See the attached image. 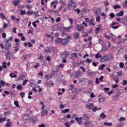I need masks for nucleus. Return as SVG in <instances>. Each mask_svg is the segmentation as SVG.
I'll use <instances>...</instances> for the list:
<instances>
[{"mask_svg":"<svg viewBox=\"0 0 127 127\" xmlns=\"http://www.w3.org/2000/svg\"><path fill=\"white\" fill-rule=\"evenodd\" d=\"M119 121L120 122V123L122 122H124L126 121V118L125 117L121 118L120 119H119Z\"/></svg>","mask_w":127,"mask_h":127,"instance_id":"ea45409f","label":"nucleus"},{"mask_svg":"<svg viewBox=\"0 0 127 127\" xmlns=\"http://www.w3.org/2000/svg\"><path fill=\"white\" fill-rule=\"evenodd\" d=\"M27 82H28V80L27 79H25V80L23 81V82L22 83V85L23 86H25V85H26V83H27Z\"/></svg>","mask_w":127,"mask_h":127,"instance_id":"8fccbe9b","label":"nucleus"},{"mask_svg":"<svg viewBox=\"0 0 127 127\" xmlns=\"http://www.w3.org/2000/svg\"><path fill=\"white\" fill-rule=\"evenodd\" d=\"M29 55V54L24 55L23 56V57L25 60H26V59H27V56H28Z\"/></svg>","mask_w":127,"mask_h":127,"instance_id":"338daca9","label":"nucleus"},{"mask_svg":"<svg viewBox=\"0 0 127 127\" xmlns=\"http://www.w3.org/2000/svg\"><path fill=\"white\" fill-rule=\"evenodd\" d=\"M89 24L90 25H96V23H95V21H94V19H91L90 20Z\"/></svg>","mask_w":127,"mask_h":127,"instance_id":"6ab92c4d","label":"nucleus"},{"mask_svg":"<svg viewBox=\"0 0 127 127\" xmlns=\"http://www.w3.org/2000/svg\"><path fill=\"white\" fill-rule=\"evenodd\" d=\"M100 117L101 118V119L105 120V119H106V118L107 117V116L105 114V113H102L100 114Z\"/></svg>","mask_w":127,"mask_h":127,"instance_id":"2eb2a0df","label":"nucleus"},{"mask_svg":"<svg viewBox=\"0 0 127 127\" xmlns=\"http://www.w3.org/2000/svg\"><path fill=\"white\" fill-rule=\"evenodd\" d=\"M90 98L93 99V98H96V95L94 94V93H92L90 94Z\"/></svg>","mask_w":127,"mask_h":127,"instance_id":"5fc2aeb1","label":"nucleus"},{"mask_svg":"<svg viewBox=\"0 0 127 127\" xmlns=\"http://www.w3.org/2000/svg\"><path fill=\"white\" fill-rule=\"evenodd\" d=\"M32 91H34V92H35V93H37L38 92V90L37 89H36V87H33Z\"/></svg>","mask_w":127,"mask_h":127,"instance_id":"864d4df0","label":"nucleus"},{"mask_svg":"<svg viewBox=\"0 0 127 127\" xmlns=\"http://www.w3.org/2000/svg\"><path fill=\"white\" fill-rule=\"evenodd\" d=\"M14 41H15V43H16V44H18V45H19V43H17V42H20V40H19L18 39H15Z\"/></svg>","mask_w":127,"mask_h":127,"instance_id":"79ce46f5","label":"nucleus"},{"mask_svg":"<svg viewBox=\"0 0 127 127\" xmlns=\"http://www.w3.org/2000/svg\"><path fill=\"white\" fill-rule=\"evenodd\" d=\"M95 83L96 84H99L100 81H99V78L97 77L96 78Z\"/></svg>","mask_w":127,"mask_h":127,"instance_id":"774afa93","label":"nucleus"},{"mask_svg":"<svg viewBox=\"0 0 127 127\" xmlns=\"http://www.w3.org/2000/svg\"><path fill=\"white\" fill-rule=\"evenodd\" d=\"M80 76H82V73H80V71H77L76 72V74H75V77H76V78H78V77H80Z\"/></svg>","mask_w":127,"mask_h":127,"instance_id":"aec40b11","label":"nucleus"},{"mask_svg":"<svg viewBox=\"0 0 127 127\" xmlns=\"http://www.w3.org/2000/svg\"><path fill=\"white\" fill-rule=\"evenodd\" d=\"M0 16L2 19H5L6 20V17L4 16V14L2 13H0Z\"/></svg>","mask_w":127,"mask_h":127,"instance_id":"a878e982","label":"nucleus"},{"mask_svg":"<svg viewBox=\"0 0 127 127\" xmlns=\"http://www.w3.org/2000/svg\"><path fill=\"white\" fill-rule=\"evenodd\" d=\"M76 6H77V5L76 4L75 2L72 0H70L68 3L69 9H70V8L72 7H73V9H75V8H76Z\"/></svg>","mask_w":127,"mask_h":127,"instance_id":"f257e3e1","label":"nucleus"},{"mask_svg":"<svg viewBox=\"0 0 127 127\" xmlns=\"http://www.w3.org/2000/svg\"><path fill=\"white\" fill-rule=\"evenodd\" d=\"M16 88L17 90H20L21 91V90H22V85L21 84L18 85L17 86Z\"/></svg>","mask_w":127,"mask_h":127,"instance_id":"7c9ffc66","label":"nucleus"},{"mask_svg":"<svg viewBox=\"0 0 127 127\" xmlns=\"http://www.w3.org/2000/svg\"><path fill=\"white\" fill-rule=\"evenodd\" d=\"M117 16L120 17V16H123L124 15V11H121L120 12L116 14Z\"/></svg>","mask_w":127,"mask_h":127,"instance_id":"412c9836","label":"nucleus"},{"mask_svg":"<svg viewBox=\"0 0 127 127\" xmlns=\"http://www.w3.org/2000/svg\"><path fill=\"white\" fill-rule=\"evenodd\" d=\"M20 13L22 15L25 13V10H21Z\"/></svg>","mask_w":127,"mask_h":127,"instance_id":"680f3d73","label":"nucleus"},{"mask_svg":"<svg viewBox=\"0 0 127 127\" xmlns=\"http://www.w3.org/2000/svg\"><path fill=\"white\" fill-rule=\"evenodd\" d=\"M6 59L8 60H10V57H11V54H10V52H8L7 54L5 55Z\"/></svg>","mask_w":127,"mask_h":127,"instance_id":"9d476101","label":"nucleus"},{"mask_svg":"<svg viewBox=\"0 0 127 127\" xmlns=\"http://www.w3.org/2000/svg\"><path fill=\"white\" fill-rule=\"evenodd\" d=\"M62 58H67L68 56H69V52H67V51H65L64 53H63L62 54Z\"/></svg>","mask_w":127,"mask_h":127,"instance_id":"39448f33","label":"nucleus"},{"mask_svg":"<svg viewBox=\"0 0 127 127\" xmlns=\"http://www.w3.org/2000/svg\"><path fill=\"white\" fill-rule=\"evenodd\" d=\"M64 126L66 127H71V125H70V123H69V122H65L64 123Z\"/></svg>","mask_w":127,"mask_h":127,"instance_id":"e433bc0d","label":"nucleus"},{"mask_svg":"<svg viewBox=\"0 0 127 127\" xmlns=\"http://www.w3.org/2000/svg\"><path fill=\"white\" fill-rule=\"evenodd\" d=\"M104 126H107V127L108 126L112 127V126H113V123L112 122L108 123L107 122H105L104 124Z\"/></svg>","mask_w":127,"mask_h":127,"instance_id":"4be33fe9","label":"nucleus"},{"mask_svg":"<svg viewBox=\"0 0 127 127\" xmlns=\"http://www.w3.org/2000/svg\"><path fill=\"white\" fill-rule=\"evenodd\" d=\"M69 43V40L67 38H65L64 39H62V43L61 44L63 46H66Z\"/></svg>","mask_w":127,"mask_h":127,"instance_id":"f03ea898","label":"nucleus"},{"mask_svg":"<svg viewBox=\"0 0 127 127\" xmlns=\"http://www.w3.org/2000/svg\"><path fill=\"white\" fill-rule=\"evenodd\" d=\"M74 38L76 39H78L79 38V36H80V33L77 32L74 34Z\"/></svg>","mask_w":127,"mask_h":127,"instance_id":"a211bd4d","label":"nucleus"},{"mask_svg":"<svg viewBox=\"0 0 127 127\" xmlns=\"http://www.w3.org/2000/svg\"><path fill=\"white\" fill-rule=\"evenodd\" d=\"M10 77H11V78H16V74L12 73L11 74H9Z\"/></svg>","mask_w":127,"mask_h":127,"instance_id":"473e14b6","label":"nucleus"},{"mask_svg":"<svg viewBox=\"0 0 127 127\" xmlns=\"http://www.w3.org/2000/svg\"><path fill=\"white\" fill-rule=\"evenodd\" d=\"M111 27L113 28V29H118V28H119V27H120V26H113V25H111Z\"/></svg>","mask_w":127,"mask_h":127,"instance_id":"37998d69","label":"nucleus"},{"mask_svg":"<svg viewBox=\"0 0 127 127\" xmlns=\"http://www.w3.org/2000/svg\"><path fill=\"white\" fill-rule=\"evenodd\" d=\"M104 91L106 92V93H107V92H109L110 91V88L105 87L104 88Z\"/></svg>","mask_w":127,"mask_h":127,"instance_id":"e2e57ef3","label":"nucleus"},{"mask_svg":"<svg viewBox=\"0 0 127 127\" xmlns=\"http://www.w3.org/2000/svg\"><path fill=\"white\" fill-rule=\"evenodd\" d=\"M92 59L90 60V59H87L86 60V62H87V63H92Z\"/></svg>","mask_w":127,"mask_h":127,"instance_id":"0e129e2a","label":"nucleus"},{"mask_svg":"<svg viewBox=\"0 0 127 127\" xmlns=\"http://www.w3.org/2000/svg\"><path fill=\"white\" fill-rule=\"evenodd\" d=\"M104 101H105V98H104V97L99 99V103H103V102H104Z\"/></svg>","mask_w":127,"mask_h":127,"instance_id":"a19ab883","label":"nucleus"},{"mask_svg":"<svg viewBox=\"0 0 127 127\" xmlns=\"http://www.w3.org/2000/svg\"><path fill=\"white\" fill-rule=\"evenodd\" d=\"M96 111H98V108H97V107H95L94 108H92V112H95Z\"/></svg>","mask_w":127,"mask_h":127,"instance_id":"69168bd1","label":"nucleus"},{"mask_svg":"<svg viewBox=\"0 0 127 127\" xmlns=\"http://www.w3.org/2000/svg\"><path fill=\"white\" fill-rule=\"evenodd\" d=\"M2 67L4 69H6V68H7V66H6V62H4L2 63Z\"/></svg>","mask_w":127,"mask_h":127,"instance_id":"393cba45","label":"nucleus"},{"mask_svg":"<svg viewBox=\"0 0 127 127\" xmlns=\"http://www.w3.org/2000/svg\"><path fill=\"white\" fill-rule=\"evenodd\" d=\"M12 124V122H11L7 123L5 124V127H11Z\"/></svg>","mask_w":127,"mask_h":127,"instance_id":"bb28decb","label":"nucleus"},{"mask_svg":"<svg viewBox=\"0 0 127 127\" xmlns=\"http://www.w3.org/2000/svg\"><path fill=\"white\" fill-rule=\"evenodd\" d=\"M122 85L123 86H127V80L126 79H124L123 81L122 82Z\"/></svg>","mask_w":127,"mask_h":127,"instance_id":"2f4dec72","label":"nucleus"},{"mask_svg":"<svg viewBox=\"0 0 127 127\" xmlns=\"http://www.w3.org/2000/svg\"><path fill=\"white\" fill-rule=\"evenodd\" d=\"M32 119L33 120H32V123H33V124H35V123H37V117L33 116Z\"/></svg>","mask_w":127,"mask_h":127,"instance_id":"4468645a","label":"nucleus"},{"mask_svg":"<svg viewBox=\"0 0 127 127\" xmlns=\"http://www.w3.org/2000/svg\"><path fill=\"white\" fill-rule=\"evenodd\" d=\"M14 105H15V106H16L17 108H18V107H19V104H18V102H17V101H14Z\"/></svg>","mask_w":127,"mask_h":127,"instance_id":"49530a36","label":"nucleus"},{"mask_svg":"<svg viewBox=\"0 0 127 127\" xmlns=\"http://www.w3.org/2000/svg\"><path fill=\"white\" fill-rule=\"evenodd\" d=\"M0 84L1 85V86H2V87H4V86H5V82H4V81H3V80H1L0 81Z\"/></svg>","mask_w":127,"mask_h":127,"instance_id":"4c0bfd02","label":"nucleus"},{"mask_svg":"<svg viewBox=\"0 0 127 127\" xmlns=\"http://www.w3.org/2000/svg\"><path fill=\"white\" fill-rule=\"evenodd\" d=\"M65 106H66V104L65 105L61 104L60 105V109H64Z\"/></svg>","mask_w":127,"mask_h":127,"instance_id":"6e6d98bb","label":"nucleus"},{"mask_svg":"<svg viewBox=\"0 0 127 127\" xmlns=\"http://www.w3.org/2000/svg\"><path fill=\"white\" fill-rule=\"evenodd\" d=\"M12 37H10L8 39L5 40V42H9V41L12 40Z\"/></svg>","mask_w":127,"mask_h":127,"instance_id":"a18cd8bd","label":"nucleus"},{"mask_svg":"<svg viewBox=\"0 0 127 127\" xmlns=\"http://www.w3.org/2000/svg\"><path fill=\"white\" fill-rule=\"evenodd\" d=\"M106 67V65L105 64H103L99 66V70H103L104 68Z\"/></svg>","mask_w":127,"mask_h":127,"instance_id":"b1692460","label":"nucleus"},{"mask_svg":"<svg viewBox=\"0 0 127 127\" xmlns=\"http://www.w3.org/2000/svg\"><path fill=\"white\" fill-rule=\"evenodd\" d=\"M124 65H125L124 63H121L119 66H120V68H124Z\"/></svg>","mask_w":127,"mask_h":127,"instance_id":"bf43d9fd","label":"nucleus"},{"mask_svg":"<svg viewBox=\"0 0 127 127\" xmlns=\"http://www.w3.org/2000/svg\"><path fill=\"white\" fill-rule=\"evenodd\" d=\"M71 55L72 59L73 58H77V57H78V54L76 53H72Z\"/></svg>","mask_w":127,"mask_h":127,"instance_id":"f3484780","label":"nucleus"},{"mask_svg":"<svg viewBox=\"0 0 127 127\" xmlns=\"http://www.w3.org/2000/svg\"><path fill=\"white\" fill-rule=\"evenodd\" d=\"M86 107L88 110H93V108H94V104L88 103L86 104Z\"/></svg>","mask_w":127,"mask_h":127,"instance_id":"423d86ee","label":"nucleus"},{"mask_svg":"<svg viewBox=\"0 0 127 127\" xmlns=\"http://www.w3.org/2000/svg\"><path fill=\"white\" fill-rule=\"evenodd\" d=\"M21 40H22V41H25V40H26V38L25 37H24V36H23L21 37Z\"/></svg>","mask_w":127,"mask_h":127,"instance_id":"4d7b16f0","label":"nucleus"},{"mask_svg":"<svg viewBox=\"0 0 127 127\" xmlns=\"http://www.w3.org/2000/svg\"><path fill=\"white\" fill-rule=\"evenodd\" d=\"M89 116L87 114H84L83 116L82 117V120H84V121H88L89 120Z\"/></svg>","mask_w":127,"mask_h":127,"instance_id":"9b49d317","label":"nucleus"},{"mask_svg":"<svg viewBox=\"0 0 127 127\" xmlns=\"http://www.w3.org/2000/svg\"><path fill=\"white\" fill-rule=\"evenodd\" d=\"M56 43H57L58 44H61L62 42V38H58L55 40Z\"/></svg>","mask_w":127,"mask_h":127,"instance_id":"1a4fd4ad","label":"nucleus"},{"mask_svg":"<svg viewBox=\"0 0 127 127\" xmlns=\"http://www.w3.org/2000/svg\"><path fill=\"white\" fill-rule=\"evenodd\" d=\"M24 45L25 46H27V45H28V47H32V44L31 43H30V42L24 43Z\"/></svg>","mask_w":127,"mask_h":127,"instance_id":"5701e85b","label":"nucleus"},{"mask_svg":"<svg viewBox=\"0 0 127 127\" xmlns=\"http://www.w3.org/2000/svg\"><path fill=\"white\" fill-rule=\"evenodd\" d=\"M70 111L69 109H66L64 111H62V113H64V114H66V113H68V112Z\"/></svg>","mask_w":127,"mask_h":127,"instance_id":"58836bf2","label":"nucleus"},{"mask_svg":"<svg viewBox=\"0 0 127 127\" xmlns=\"http://www.w3.org/2000/svg\"><path fill=\"white\" fill-rule=\"evenodd\" d=\"M45 52H46L47 53H51L52 52V49H46L45 50Z\"/></svg>","mask_w":127,"mask_h":127,"instance_id":"c756f323","label":"nucleus"},{"mask_svg":"<svg viewBox=\"0 0 127 127\" xmlns=\"http://www.w3.org/2000/svg\"><path fill=\"white\" fill-rule=\"evenodd\" d=\"M42 114H44V115H48V113L47 112V110H46V109H43L42 111Z\"/></svg>","mask_w":127,"mask_h":127,"instance_id":"c9c22d12","label":"nucleus"},{"mask_svg":"<svg viewBox=\"0 0 127 127\" xmlns=\"http://www.w3.org/2000/svg\"><path fill=\"white\" fill-rule=\"evenodd\" d=\"M86 80V79L85 78H80L79 79V82L80 83H82L84 81H85Z\"/></svg>","mask_w":127,"mask_h":127,"instance_id":"13d9d810","label":"nucleus"},{"mask_svg":"<svg viewBox=\"0 0 127 127\" xmlns=\"http://www.w3.org/2000/svg\"><path fill=\"white\" fill-rule=\"evenodd\" d=\"M26 14H29L30 15H32L33 14V12L31 11H29L26 12Z\"/></svg>","mask_w":127,"mask_h":127,"instance_id":"603ef678","label":"nucleus"},{"mask_svg":"<svg viewBox=\"0 0 127 127\" xmlns=\"http://www.w3.org/2000/svg\"><path fill=\"white\" fill-rule=\"evenodd\" d=\"M34 14L35 17H38V16H39V14H38V11H34Z\"/></svg>","mask_w":127,"mask_h":127,"instance_id":"72a5a7b5","label":"nucleus"},{"mask_svg":"<svg viewBox=\"0 0 127 127\" xmlns=\"http://www.w3.org/2000/svg\"><path fill=\"white\" fill-rule=\"evenodd\" d=\"M77 87L76 86L74 87L73 85H70L69 90H71V91H76Z\"/></svg>","mask_w":127,"mask_h":127,"instance_id":"f8f14e48","label":"nucleus"},{"mask_svg":"<svg viewBox=\"0 0 127 127\" xmlns=\"http://www.w3.org/2000/svg\"><path fill=\"white\" fill-rule=\"evenodd\" d=\"M40 66V64L39 63H37L36 65H34V68L36 69H38V67Z\"/></svg>","mask_w":127,"mask_h":127,"instance_id":"09e8293b","label":"nucleus"},{"mask_svg":"<svg viewBox=\"0 0 127 127\" xmlns=\"http://www.w3.org/2000/svg\"><path fill=\"white\" fill-rule=\"evenodd\" d=\"M109 58L108 56H105L100 59V62H102L103 63L104 62L109 61Z\"/></svg>","mask_w":127,"mask_h":127,"instance_id":"7ed1b4c3","label":"nucleus"},{"mask_svg":"<svg viewBox=\"0 0 127 127\" xmlns=\"http://www.w3.org/2000/svg\"><path fill=\"white\" fill-rule=\"evenodd\" d=\"M11 48V43L9 42H5V50H8Z\"/></svg>","mask_w":127,"mask_h":127,"instance_id":"20e7f679","label":"nucleus"},{"mask_svg":"<svg viewBox=\"0 0 127 127\" xmlns=\"http://www.w3.org/2000/svg\"><path fill=\"white\" fill-rule=\"evenodd\" d=\"M84 126L85 127H90V126H92V122L89 120H86L84 122Z\"/></svg>","mask_w":127,"mask_h":127,"instance_id":"0eeeda50","label":"nucleus"},{"mask_svg":"<svg viewBox=\"0 0 127 127\" xmlns=\"http://www.w3.org/2000/svg\"><path fill=\"white\" fill-rule=\"evenodd\" d=\"M73 28V26L70 25L68 27H64V30H65L66 31H69V30H70V29H71V28Z\"/></svg>","mask_w":127,"mask_h":127,"instance_id":"dca6fc26","label":"nucleus"},{"mask_svg":"<svg viewBox=\"0 0 127 127\" xmlns=\"http://www.w3.org/2000/svg\"><path fill=\"white\" fill-rule=\"evenodd\" d=\"M77 27V29L78 30V31H82V30H83V29H84V28H85V27H84V26L83 25H80L79 24H77L76 26Z\"/></svg>","mask_w":127,"mask_h":127,"instance_id":"6e6552de","label":"nucleus"},{"mask_svg":"<svg viewBox=\"0 0 127 127\" xmlns=\"http://www.w3.org/2000/svg\"><path fill=\"white\" fill-rule=\"evenodd\" d=\"M19 3V0H13V4L14 6H17V5Z\"/></svg>","mask_w":127,"mask_h":127,"instance_id":"ddd939ff","label":"nucleus"},{"mask_svg":"<svg viewBox=\"0 0 127 127\" xmlns=\"http://www.w3.org/2000/svg\"><path fill=\"white\" fill-rule=\"evenodd\" d=\"M96 21H97V22H100V21H101V17H100V16H98L96 17Z\"/></svg>","mask_w":127,"mask_h":127,"instance_id":"de8ad7c7","label":"nucleus"},{"mask_svg":"<svg viewBox=\"0 0 127 127\" xmlns=\"http://www.w3.org/2000/svg\"><path fill=\"white\" fill-rule=\"evenodd\" d=\"M45 77L46 78V80H49V79H51V78H52V75H46Z\"/></svg>","mask_w":127,"mask_h":127,"instance_id":"f704fd0d","label":"nucleus"},{"mask_svg":"<svg viewBox=\"0 0 127 127\" xmlns=\"http://www.w3.org/2000/svg\"><path fill=\"white\" fill-rule=\"evenodd\" d=\"M19 95L21 96V98H24L25 93H24V92H21L20 93Z\"/></svg>","mask_w":127,"mask_h":127,"instance_id":"c03bdc74","label":"nucleus"},{"mask_svg":"<svg viewBox=\"0 0 127 127\" xmlns=\"http://www.w3.org/2000/svg\"><path fill=\"white\" fill-rule=\"evenodd\" d=\"M75 121H77V122H81L82 120H83V117H76L75 119Z\"/></svg>","mask_w":127,"mask_h":127,"instance_id":"c85d7f7f","label":"nucleus"},{"mask_svg":"<svg viewBox=\"0 0 127 127\" xmlns=\"http://www.w3.org/2000/svg\"><path fill=\"white\" fill-rule=\"evenodd\" d=\"M113 8L114 9H117L118 8H121V6L120 5L116 4L113 6Z\"/></svg>","mask_w":127,"mask_h":127,"instance_id":"cd10ccee","label":"nucleus"},{"mask_svg":"<svg viewBox=\"0 0 127 127\" xmlns=\"http://www.w3.org/2000/svg\"><path fill=\"white\" fill-rule=\"evenodd\" d=\"M110 17H111V18H114V17H115V16H116V15H115V14H114V13H111L110 14Z\"/></svg>","mask_w":127,"mask_h":127,"instance_id":"3c124183","label":"nucleus"},{"mask_svg":"<svg viewBox=\"0 0 127 127\" xmlns=\"http://www.w3.org/2000/svg\"><path fill=\"white\" fill-rule=\"evenodd\" d=\"M87 74H88V76H92L93 74H94V72L88 71Z\"/></svg>","mask_w":127,"mask_h":127,"instance_id":"052dcab7","label":"nucleus"}]
</instances>
